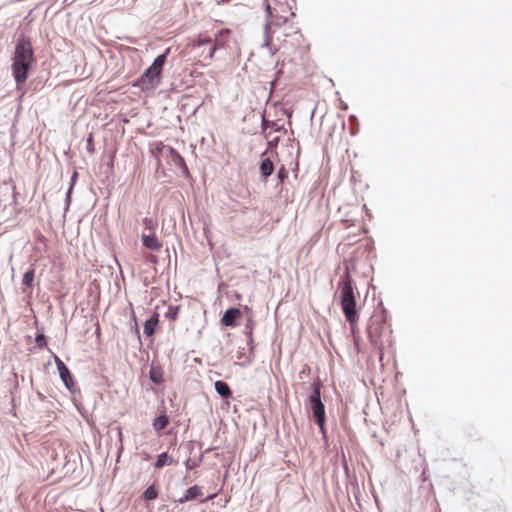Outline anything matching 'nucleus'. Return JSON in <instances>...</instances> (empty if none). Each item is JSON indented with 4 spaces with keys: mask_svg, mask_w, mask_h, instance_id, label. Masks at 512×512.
Listing matches in <instances>:
<instances>
[{
    "mask_svg": "<svg viewBox=\"0 0 512 512\" xmlns=\"http://www.w3.org/2000/svg\"><path fill=\"white\" fill-rule=\"evenodd\" d=\"M384 328V323L380 319H372L367 327V334L370 341L377 345L380 341L382 331Z\"/></svg>",
    "mask_w": 512,
    "mask_h": 512,
    "instance_id": "nucleus-7",
    "label": "nucleus"
},
{
    "mask_svg": "<svg viewBox=\"0 0 512 512\" xmlns=\"http://www.w3.org/2000/svg\"><path fill=\"white\" fill-rule=\"evenodd\" d=\"M54 361H55V364H56L57 369L59 371L60 378L63 381L64 385L68 389H71L72 386L74 385V382H73V377H72V374H71L70 370L64 364V362L58 356H56V355H54Z\"/></svg>",
    "mask_w": 512,
    "mask_h": 512,
    "instance_id": "nucleus-8",
    "label": "nucleus"
},
{
    "mask_svg": "<svg viewBox=\"0 0 512 512\" xmlns=\"http://www.w3.org/2000/svg\"><path fill=\"white\" fill-rule=\"evenodd\" d=\"M202 495H203L202 488L198 485H194V486L189 487L186 490L185 494L181 498H179L176 502L183 504L185 502L192 501Z\"/></svg>",
    "mask_w": 512,
    "mask_h": 512,
    "instance_id": "nucleus-13",
    "label": "nucleus"
},
{
    "mask_svg": "<svg viewBox=\"0 0 512 512\" xmlns=\"http://www.w3.org/2000/svg\"><path fill=\"white\" fill-rule=\"evenodd\" d=\"M278 174L281 179L284 177V173L282 172V170H280Z\"/></svg>",
    "mask_w": 512,
    "mask_h": 512,
    "instance_id": "nucleus-31",
    "label": "nucleus"
},
{
    "mask_svg": "<svg viewBox=\"0 0 512 512\" xmlns=\"http://www.w3.org/2000/svg\"><path fill=\"white\" fill-rule=\"evenodd\" d=\"M12 71L17 85L26 82L28 71L34 62V51L28 37L18 39L13 55Z\"/></svg>",
    "mask_w": 512,
    "mask_h": 512,
    "instance_id": "nucleus-1",
    "label": "nucleus"
},
{
    "mask_svg": "<svg viewBox=\"0 0 512 512\" xmlns=\"http://www.w3.org/2000/svg\"><path fill=\"white\" fill-rule=\"evenodd\" d=\"M355 288L356 287L349 273H346L341 277L339 282L340 303L352 331H354L359 319L356 309Z\"/></svg>",
    "mask_w": 512,
    "mask_h": 512,
    "instance_id": "nucleus-2",
    "label": "nucleus"
},
{
    "mask_svg": "<svg viewBox=\"0 0 512 512\" xmlns=\"http://www.w3.org/2000/svg\"><path fill=\"white\" fill-rule=\"evenodd\" d=\"M157 496H158V492H157L156 488L154 487V485H151L148 488H146V490L143 493V498L145 500H153V499L157 498Z\"/></svg>",
    "mask_w": 512,
    "mask_h": 512,
    "instance_id": "nucleus-23",
    "label": "nucleus"
},
{
    "mask_svg": "<svg viewBox=\"0 0 512 512\" xmlns=\"http://www.w3.org/2000/svg\"><path fill=\"white\" fill-rule=\"evenodd\" d=\"M56 456H57V454L53 451V452H52V454H51V458H52V459H55V458H56Z\"/></svg>",
    "mask_w": 512,
    "mask_h": 512,
    "instance_id": "nucleus-32",
    "label": "nucleus"
},
{
    "mask_svg": "<svg viewBox=\"0 0 512 512\" xmlns=\"http://www.w3.org/2000/svg\"><path fill=\"white\" fill-rule=\"evenodd\" d=\"M35 342H36V345L39 347V348H44L47 346V340H46V337L45 335L43 334H39L36 336V339H35Z\"/></svg>",
    "mask_w": 512,
    "mask_h": 512,
    "instance_id": "nucleus-24",
    "label": "nucleus"
},
{
    "mask_svg": "<svg viewBox=\"0 0 512 512\" xmlns=\"http://www.w3.org/2000/svg\"><path fill=\"white\" fill-rule=\"evenodd\" d=\"M92 419H93V418H91V420H92ZM86 420H87V422H88V424H89V425H91V424H92V422L90 421V418H89V417H86Z\"/></svg>",
    "mask_w": 512,
    "mask_h": 512,
    "instance_id": "nucleus-33",
    "label": "nucleus"
},
{
    "mask_svg": "<svg viewBox=\"0 0 512 512\" xmlns=\"http://www.w3.org/2000/svg\"><path fill=\"white\" fill-rule=\"evenodd\" d=\"M170 418H154L153 427L155 430L160 431L167 427Z\"/></svg>",
    "mask_w": 512,
    "mask_h": 512,
    "instance_id": "nucleus-21",
    "label": "nucleus"
},
{
    "mask_svg": "<svg viewBox=\"0 0 512 512\" xmlns=\"http://www.w3.org/2000/svg\"><path fill=\"white\" fill-rule=\"evenodd\" d=\"M87 150L91 153L94 152V143H93V136L90 135L87 139Z\"/></svg>",
    "mask_w": 512,
    "mask_h": 512,
    "instance_id": "nucleus-26",
    "label": "nucleus"
},
{
    "mask_svg": "<svg viewBox=\"0 0 512 512\" xmlns=\"http://www.w3.org/2000/svg\"><path fill=\"white\" fill-rule=\"evenodd\" d=\"M204 51H205V48H202V51L198 54L200 57L204 56V58L206 57V55H204Z\"/></svg>",
    "mask_w": 512,
    "mask_h": 512,
    "instance_id": "nucleus-30",
    "label": "nucleus"
},
{
    "mask_svg": "<svg viewBox=\"0 0 512 512\" xmlns=\"http://www.w3.org/2000/svg\"><path fill=\"white\" fill-rule=\"evenodd\" d=\"M149 378L155 384H162L164 382V371L158 365H151L149 371Z\"/></svg>",
    "mask_w": 512,
    "mask_h": 512,
    "instance_id": "nucleus-15",
    "label": "nucleus"
},
{
    "mask_svg": "<svg viewBox=\"0 0 512 512\" xmlns=\"http://www.w3.org/2000/svg\"><path fill=\"white\" fill-rule=\"evenodd\" d=\"M317 425L319 426V428L321 429L323 435H325V429H324V426H325V422H326V418H314Z\"/></svg>",
    "mask_w": 512,
    "mask_h": 512,
    "instance_id": "nucleus-25",
    "label": "nucleus"
},
{
    "mask_svg": "<svg viewBox=\"0 0 512 512\" xmlns=\"http://www.w3.org/2000/svg\"><path fill=\"white\" fill-rule=\"evenodd\" d=\"M169 49L159 55L144 74L137 80L136 86L142 90L154 89L160 82L161 72L166 62Z\"/></svg>",
    "mask_w": 512,
    "mask_h": 512,
    "instance_id": "nucleus-4",
    "label": "nucleus"
},
{
    "mask_svg": "<svg viewBox=\"0 0 512 512\" xmlns=\"http://www.w3.org/2000/svg\"><path fill=\"white\" fill-rule=\"evenodd\" d=\"M173 462V458L167 452H163L157 457V460L155 462V468L161 469L164 466L171 465Z\"/></svg>",
    "mask_w": 512,
    "mask_h": 512,
    "instance_id": "nucleus-17",
    "label": "nucleus"
},
{
    "mask_svg": "<svg viewBox=\"0 0 512 512\" xmlns=\"http://www.w3.org/2000/svg\"><path fill=\"white\" fill-rule=\"evenodd\" d=\"M215 390L217 391V393L220 396H222L224 398H228L232 394L231 389L228 386V384L221 380H218L215 382Z\"/></svg>",
    "mask_w": 512,
    "mask_h": 512,
    "instance_id": "nucleus-18",
    "label": "nucleus"
},
{
    "mask_svg": "<svg viewBox=\"0 0 512 512\" xmlns=\"http://www.w3.org/2000/svg\"><path fill=\"white\" fill-rule=\"evenodd\" d=\"M266 11L269 22L266 25V35L269 40H273V35L277 34V28L282 24H288L289 20H293L295 13L286 2L277 1L273 6L269 3L266 4Z\"/></svg>",
    "mask_w": 512,
    "mask_h": 512,
    "instance_id": "nucleus-3",
    "label": "nucleus"
},
{
    "mask_svg": "<svg viewBox=\"0 0 512 512\" xmlns=\"http://www.w3.org/2000/svg\"><path fill=\"white\" fill-rule=\"evenodd\" d=\"M313 391L309 397V408L313 413V416H325L324 405L320 398V385L319 383L312 384Z\"/></svg>",
    "mask_w": 512,
    "mask_h": 512,
    "instance_id": "nucleus-6",
    "label": "nucleus"
},
{
    "mask_svg": "<svg viewBox=\"0 0 512 512\" xmlns=\"http://www.w3.org/2000/svg\"><path fill=\"white\" fill-rule=\"evenodd\" d=\"M185 466L188 470H193L197 466V464L192 462L190 459H187L185 461Z\"/></svg>",
    "mask_w": 512,
    "mask_h": 512,
    "instance_id": "nucleus-27",
    "label": "nucleus"
},
{
    "mask_svg": "<svg viewBox=\"0 0 512 512\" xmlns=\"http://www.w3.org/2000/svg\"><path fill=\"white\" fill-rule=\"evenodd\" d=\"M240 315H241V312L239 309L230 308L224 313V315L221 319V323L225 326H234L236 319L239 318Z\"/></svg>",
    "mask_w": 512,
    "mask_h": 512,
    "instance_id": "nucleus-14",
    "label": "nucleus"
},
{
    "mask_svg": "<svg viewBox=\"0 0 512 512\" xmlns=\"http://www.w3.org/2000/svg\"><path fill=\"white\" fill-rule=\"evenodd\" d=\"M143 225L145 230H148L151 233H154L157 228V221L153 218H144L143 219Z\"/></svg>",
    "mask_w": 512,
    "mask_h": 512,
    "instance_id": "nucleus-22",
    "label": "nucleus"
},
{
    "mask_svg": "<svg viewBox=\"0 0 512 512\" xmlns=\"http://www.w3.org/2000/svg\"><path fill=\"white\" fill-rule=\"evenodd\" d=\"M262 129L263 133L265 134V137L268 139L269 145H276L279 140V137H272V131L278 132L282 130V127L279 126L276 122H270L264 118L262 122Z\"/></svg>",
    "mask_w": 512,
    "mask_h": 512,
    "instance_id": "nucleus-9",
    "label": "nucleus"
},
{
    "mask_svg": "<svg viewBox=\"0 0 512 512\" xmlns=\"http://www.w3.org/2000/svg\"><path fill=\"white\" fill-rule=\"evenodd\" d=\"M230 35L231 31L229 29H221L217 33L215 41H213L211 37L200 34L192 40V43L189 46L194 49H200L203 46H208V52L205 59L211 60L218 48H224L227 45Z\"/></svg>",
    "mask_w": 512,
    "mask_h": 512,
    "instance_id": "nucleus-5",
    "label": "nucleus"
},
{
    "mask_svg": "<svg viewBox=\"0 0 512 512\" xmlns=\"http://www.w3.org/2000/svg\"><path fill=\"white\" fill-rule=\"evenodd\" d=\"M277 30L278 32L273 35V39L276 38L278 41H280L282 37L284 39L299 32L298 28L294 25L293 20H289L288 24H282L280 28H277Z\"/></svg>",
    "mask_w": 512,
    "mask_h": 512,
    "instance_id": "nucleus-10",
    "label": "nucleus"
},
{
    "mask_svg": "<svg viewBox=\"0 0 512 512\" xmlns=\"http://www.w3.org/2000/svg\"><path fill=\"white\" fill-rule=\"evenodd\" d=\"M159 323V315L158 313H154L146 322L144 323V333L146 336L150 337L154 334L155 329Z\"/></svg>",
    "mask_w": 512,
    "mask_h": 512,
    "instance_id": "nucleus-16",
    "label": "nucleus"
},
{
    "mask_svg": "<svg viewBox=\"0 0 512 512\" xmlns=\"http://www.w3.org/2000/svg\"><path fill=\"white\" fill-rule=\"evenodd\" d=\"M38 240H39L40 242H42L44 245H46V243H47V239H46V237H45V236H43L42 234H40V235H39Z\"/></svg>",
    "mask_w": 512,
    "mask_h": 512,
    "instance_id": "nucleus-28",
    "label": "nucleus"
},
{
    "mask_svg": "<svg viewBox=\"0 0 512 512\" xmlns=\"http://www.w3.org/2000/svg\"><path fill=\"white\" fill-rule=\"evenodd\" d=\"M34 269L28 270L22 278V285L26 286L29 290H32L33 281H34Z\"/></svg>",
    "mask_w": 512,
    "mask_h": 512,
    "instance_id": "nucleus-20",
    "label": "nucleus"
},
{
    "mask_svg": "<svg viewBox=\"0 0 512 512\" xmlns=\"http://www.w3.org/2000/svg\"><path fill=\"white\" fill-rule=\"evenodd\" d=\"M117 434L119 436L120 441L122 442V431L121 428L117 427Z\"/></svg>",
    "mask_w": 512,
    "mask_h": 512,
    "instance_id": "nucleus-29",
    "label": "nucleus"
},
{
    "mask_svg": "<svg viewBox=\"0 0 512 512\" xmlns=\"http://www.w3.org/2000/svg\"><path fill=\"white\" fill-rule=\"evenodd\" d=\"M167 157L169 159V164L181 168L184 172L188 171L184 158L174 148H168Z\"/></svg>",
    "mask_w": 512,
    "mask_h": 512,
    "instance_id": "nucleus-11",
    "label": "nucleus"
},
{
    "mask_svg": "<svg viewBox=\"0 0 512 512\" xmlns=\"http://www.w3.org/2000/svg\"><path fill=\"white\" fill-rule=\"evenodd\" d=\"M141 239L143 246L152 251H159L162 247V244L156 237L155 233H142Z\"/></svg>",
    "mask_w": 512,
    "mask_h": 512,
    "instance_id": "nucleus-12",
    "label": "nucleus"
},
{
    "mask_svg": "<svg viewBox=\"0 0 512 512\" xmlns=\"http://www.w3.org/2000/svg\"><path fill=\"white\" fill-rule=\"evenodd\" d=\"M261 174L266 178L272 175L274 171V164L269 158H264L260 164Z\"/></svg>",
    "mask_w": 512,
    "mask_h": 512,
    "instance_id": "nucleus-19",
    "label": "nucleus"
}]
</instances>
